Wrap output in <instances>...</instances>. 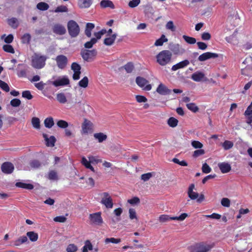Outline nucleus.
<instances>
[{
  "label": "nucleus",
  "mask_w": 252,
  "mask_h": 252,
  "mask_svg": "<svg viewBox=\"0 0 252 252\" xmlns=\"http://www.w3.org/2000/svg\"><path fill=\"white\" fill-rule=\"evenodd\" d=\"M127 202L131 205L137 204L140 203V199L138 197H134L127 200Z\"/></svg>",
  "instance_id": "63"
},
{
  "label": "nucleus",
  "mask_w": 252,
  "mask_h": 252,
  "mask_svg": "<svg viewBox=\"0 0 252 252\" xmlns=\"http://www.w3.org/2000/svg\"><path fill=\"white\" fill-rule=\"evenodd\" d=\"M45 126L47 128H51L54 125L53 119L52 117H49L45 119L44 121Z\"/></svg>",
  "instance_id": "34"
},
{
  "label": "nucleus",
  "mask_w": 252,
  "mask_h": 252,
  "mask_svg": "<svg viewBox=\"0 0 252 252\" xmlns=\"http://www.w3.org/2000/svg\"><path fill=\"white\" fill-rule=\"evenodd\" d=\"M93 0H78V4L81 8L89 7L92 4Z\"/></svg>",
  "instance_id": "23"
},
{
  "label": "nucleus",
  "mask_w": 252,
  "mask_h": 252,
  "mask_svg": "<svg viewBox=\"0 0 252 252\" xmlns=\"http://www.w3.org/2000/svg\"><path fill=\"white\" fill-rule=\"evenodd\" d=\"M94 28V25L93 23H88L86 24L85 29V34L88 37L91 36V31Z\"/></svg>",
  "instance_id": "28"
},
{
  "label": "nucleus",
  "mask_w": 252,
  "mask_h": 252,
  "mask_svg": "<svg viewBox=\"0 0 252 252\" xmlns=\"http://www.w3.org/2000/svg\"><path fill=\"white\" fill-rule=\"evenodd\" d=\"M56 65L60 69H64L68 64V59L66 56L63 55H59L56 56L55 59Z\"/></svg>",
  "instance_id": "8"
},
{
  "label": "nucleus",
  "mask_w": 252,
  "mask_h": 252,
  "mask_svg": "<svg viewBox=\"0 0 252 252\" xmlns=\"http://www.w3.org/2000/svg\"><path fill=\"white\" fill-rule=\"evenodd\" d=\"M31 35L29 33H26L24 34L22 37V42L25 44L29 43L31 40Z\"/></svg>",
  "instance_id": "49"
},
{
  "label": "nucleus",
  "mask_w": 252,
  "mask_h": 252,
  "mask_svg": "<svg viewBox=\"0 0 252 252\" xmlns=\"http://www.w3.org/2000/svg\"><path fill=\"white\" fill-rule=\"evenodd\" d=\"M101 212H97L90 215V219L91 220H102Z\"/></svg>",
  "instance_id": "40"
},
{
  "label": "nucleus",
  "mask_w": 252,
  "mask_h": 252,
  "mask_svg": "<svg viewBox=\"0 0 252 252\" xmlns=\"http://www.w3.org/2000/svg\"><path fill=\"white\" fill-rule=\"evenodd\" d=\"M77 251V247L75 244H68L66 248L67 252H76Z\"/></svg>",
  "instance_id": "51"
},
{
  "label": "nucleus",
  "mask_w": 252,
  "mask_h": 252,
  "mask_svg": "<svg viewBox=\"0 0 252 252\" xmlns=\"http://www.w3.org/2000/svg\"><path fill=\"white\" fill-rule=\"evenodd\" d=\"M57 126L63 128H66L68 126V124L67 122L63 120H60L57 123Z\"/></svg>",
  "instance_id": "61"
},
{
  "label": "nucleus",
  "mask_w": 252,
  "mask_h": 252,
  "mask_svg": "<svg viewBox=\"0 0 252 252\" xmlns=\"http://www.w3.org/2000/svg\"><path fill=\"white\" fill-rule=\"evenodd\" d=\"M100 5L102 8L110 7L114 9L115 6L112 1L109 0H102L100 3Z\"/></svg>",
  "instance_id": "25"
},
{
  "label": "nucleus",
  "mask_w": 252,
  "mask_h": 252,
  "mask_svg": "<svg viewBox=\"0 0 252 252\" xmlns=\"http://www.w3.org/2000/svg\"><path fill=\"white\" fill-rule=\"evenodd\" d=\"M122 68H124L127 73H131L134 68V65L132 63H128L127 64L122 67Z\"/></svg>",
  "instance_id": "48"
},
{
  "label": "nucleus",
  "mask_w": 252,
  "mask_h": 252,
  "mask_svg": "<svg viewBox=\"0 0 252 252\" xmlns=\"http://www.w3.org/2000/svg\"><path fill=\"white\" fill-rule=\"evenodd\" d=\"M167 38H166L164 34H162L160 38L156 41L154 45L156 46H161L164 42H167Z\"/></svg>",
  "instance_id": "32"
},
{
  "label": "nucleus",
  "mask_w": 252,
  "mask_h": 252,
  "mask_svg": "<svg viewBox=\"0 0 252 252\" xmlns=\"http://www.w3.org/2000/svg\"><path fill=\"white\" fill-rule=\"evenodd\" d=\"M213 247V243L201 242L189 247V251L190 252H209Z\"/></svg>",
  "instance_id": "1"
},
{
  "label": "nucleus",
  "mask_w": 252,
  "mask_h": 252,
  "mask_svg": "<svg viewBox=\"0 0 252 252\" xmlns=\"http://www.w3.org/2000/svg\"><path fill=\"white\" fill-rule=\"evenodd\" d=\"M92 250V245L89 240H86L85 242V245L82 248V252H87L88 251Z\"/></svg>",
  "instance_id": "33"
},
{
  "label": "nucleus",
  "mask_w": 252,
  "mask_h": 252,
  "mask_svg": "<svg viewBox=\"0 0 252 252\" xmlns=\"http://www.w3.org/2000/svg\"><path fill=\"white\" fill-rule=\"evenodd\" d=\"M48 179L51 180H57L58 177L57 173L55 170H51L49 172Z\"/></svg>",
  "instance_id": "47"
},
{
  "label": "nucleus",
  "mask_w": 252,
  "mask_h": 252,
  "mask_svg": "<svg viewBox=\"0 0 252 252\" xmlns=\"http://www.w3.org/2000/svg\"><path fill=\"white\" fill-rule=\"evenodd\" d=\"M202 220L215 219L220 220L221 219V215L216 213H213L210 215H203L200 218Z\"/></svg>",
  "instance_id": "27"
},
{
  "label": "nucleus",
  "mask_w": 252,
  "mask_h": 252,
  "mask_svg": "<svg viewBox=\"0 0 252 252\" xmlns=\"http://www.w3.org/2000/svg\"><path fill=\"white\" fill-rule=\"evenodd\" d=\"M191 78L196 82H207L208 81V79L205 76L204 73L200 71L193 73Z\"/></svg>",
  "instance_id": "12"
},
{
  "label": "nucleus",
  "mask_w": 252,
  "mask_h": 252,
  "mask_svg": "<svg viewBox=\"0 0 252 252\" xmlns=\"http://www.w3.org/2000/svg\"><path fill=\"white\" fill-rule=\"evenodd\" d=\"M32 124L33 127L37 129L40 128V122L39 118L37 117H33L32 119Z\"/></svg>",
  "instance_id": "30"
},
{
  "label": "nucleus",
  "mask_w": 252,
  "mask_h": 252,
  "mask_svg": "<svg viewBox=\"0 0 252 252\" xmlns=\"http://www.w3.org/2000/svg\"><path fill=\"white\" fill-rule=\"evenodd\" d=\"M170 49L175 55H181L183 54L186 51L185 49L178 44L172 45Z\"/></svg>",
  "instance_id": "18"
},
{
  "label": "nucleus",
  "mask_w": 252,
  "mask_h": 252,
  "mask_svg": "<svg viewBox=\"0 0 252 252\" xmlns=\"http://www.w3.org/2000/svg\"><path fill=\"white\" fill-rule=\"evenodd\" d=\"M140 3V0H131L128 3V5L130 8H134L137 6Z\"/></svg>",
  "instance_id": "56"
},
{
  "label": "nucleus",
  "mask_w": 252,
  "mask_h": 252,
  "mask_svg": "<svg viewBox=\"0 0 252 252\" xmlns=\"http://www.w3.org/2000/svg\"><path fill=\"white\" fill-rule=\"evenodd\" d=\"M202 170L203 173L207 174L211 171V168L206 163H205L202 165Z\"/></svg>",
  "instance_id": "62"
},
{
  "label": "nucleus",
  "mask_w": 252,
  "mask_h": 252,
  "mask_svg": "<svg viewBox=\"0 0 252 252\" xmlns=\"http://www.w3.org/2000/svg\"><path fill=\"white\" fill-rule=\"evenodd\" d=\"M205 154V151L203 149H199V150H195L192 155L193 157L197 158Z\"/></svg>",
  "instance_id": "58"
},
{
  "label": "nucleus",
  "mask_w": 252,
  "mask_h": 252,
  "mask_svg": "<svg viewBox=\"0 0 252 252\" xmlns=\"http://www.w3.org/2000/svg\"><path fill=\"white\" fill-rule=\"evenodd\" d=\"M27 238L26 236H22L20 237L17 239V240L15 241V246H19L27 242Z\"/></svg>",
  "instance_id": "35"
},
{
  "label": "nucleus",
  "mask_w": 252,
  "mask_h": 252,
  "mask_svg": "<svg viewBox=\"0 0 252 252\" xmlns=\"http://www.w3.org/2000/svg\"><path fill=\"white\" fill-rule=\"evenodd\" d=\"M27 237L29 238L31 241L35 242L37 240L38 234L37 233L32 231L28 232H27Z\"/></svg>",
  "instance_id": "29"
},
{
  "label": "nucleus",
  "mask_w": 252,
  "mask_h": 252,
  "mask_svg": "<svg viewBox=\"0 0 252 252\" xmlns=\"http://www.w3.org/2000/svg\"><path fill=\"white\" fill-rule=\"evenodd\" d=\"M67 29L68 33L71 37H76L80 32L79 25L73 20H70L68 22Z\"/></svg>",
  "instance_id": "4"
},
{
  "label": "nucleus",
  "mask_w": 252,
  "mask_h": 252,
  "mask_svg": "<svg viewBox=\"0 0 252 252\" xmlns=\"http://www.w3.org/2000/svg\"><path fill=\"white\" fill-rule=\"evenodd\" d=\"M157 93L161 95L169 94L171 93V90L168 89L164 84H160L157 89Z\"/></svg>",
  "instance_id": "19"
},
{
  "label": "nucleus",
  "mask_w": 252,
  "mask_h": 252,
  "mask_svg": "<svg viewBox=\"0 0 252 252\" xmlns=\"http://www.w3.org/2000/svg\"><path fill=\"white\" fill-rule=\"evenodd\" d=\"M178 123V120L174 117H170L167 121L168 125L172 127H176Z\"/></svg>",
  "instance_id": "38"
},
{
  "label": "nucleus",
  "mask_w": 252,
  "mask_h": 252,
  "mask_svg": "<svg viewBox=\"0 0 252 252\" xmlns=\"http://www.w3.org/2000/svg\"><path fill=\"white\" fill-rule=\"evenodd\" d=\"M218 166L221 172L223 173L229 172L231 168L230 165L226 162L220 163L218 164Z\"/></svg>",
  "instance_id": "22"
},
{
  "label": "nucleus",
  "mask_w": 252,
  "mask_h": 252,
  "mask_svg": "<svg viewBox=\"0 0 252 252\" xmlns=\"http://www.w3.org/2000/svg\"><path fill=\"white\" fill-rule=\"evenodd\" d=\"M81 56L83 59L87 62H91L97 54V51L95 49H93L91 50L83 49L81 51Z\"/></svg>",
  "instance_id": "7"
},
{
  "label": "nucleus",
  "mask_w": 252,
  "mask_h": 252,
  "mask_svg": "<svg viewBox=\"0 0 252 252\" xmlns=\"http://www.w3.org/2000/svg\"><path fill=\"white\" fill-rule=\"evenodd\" d=\"M16 187L26 189H32L33 188V186L30 184H26L21 182H18L16 184Z\"/></svg>",
  "instance_id": "36"
},
{
  "label": "nucleus",
  "mask_w": 252,
  "mask_h": 252,
  "mask_svg": "<svg viewBox=\"0 0 252 252\" xmlns=\"http://www.w3.org/2000/svg\"><path fill=\"white\" fill-rule=\"evenodd\" d=\"M189 64V62L188 60H185L172 66L171 69L173 71H176L179 69L183 68Z\"/></svg>",
  "instance_id": "20"
},
{
  "label": "nucleus",
  "mask_w": 252,
  "mask_h": 252,
  "mask_svg": "<svg viewBox=\"0 0 252 252\" xmlns=\"http://www.w3.org/2000/svg\"><path fill=\"white\" fill-rule=\"evenodd\" d=\"M117 34L116 33H114L112 35L109 36L105 38L104 40V44L106 46H111L114 43L117 37Z\"/></svg>",
  "instance_id": "24"
},
{
  "label": "nucleus",
  "mask_w": 252,
  "mask_h": 252,
  "mask_svg": "<svg viewBox=\"0 0 252 252\" xmlns=\"http://www.w3.org/2000/svg\"><path fill=\"white\" fill-rule=\"evenodd\" d=\"M94 136L95 139H97L99 143L106 140L107 136L102 132L94 133Z\"/></svg>",
  "instance_id": "26"
},
{
  "label": "nucleus",
  "mask_w": 252,
  "mask_h": 252,
  "mask_svg": "<svg viewBox=\"0 0 252 252\" xmlns=\"http://www.w3.org/2000/svg\"><path fill=\"white\" fill-rule=\"evenodd\" d=\"M89 84V79L87 76L83 77L78 83V85L80 87L86 88Z\"/></svg>",
  "instance_id": "37"
},
{
  "label": "nucleus",
  "mask_w": 252,
  "mask_h": 252,
  "mask_svg": "<svg viewBox=\"0 0 252 252\" xmlns=\"http://www.w3.org/2000/svg\"><path fill=\"white\" fill-rule=\"evenodd\" d=\"M36 7L40 10L44 11L47 10L49 8V6L45 2H40L37 4Z\"/></svg>",
  "instance_id": "43"
},
{
  "label": "nucleus",
  "mask_w": 252,
  "mask_h": 252,
  "mask_svg": "<svg viewBox=\"0 0 252 252\" xmlns=\"http://www.w3.org/2000/svg\"><path fill=\"white\" fill-rule=\"evenodd\" d=\"M172 53L169 50H163L156 56L157 63L162 66H165L171 61Z\"/></svg>",
  "instance_id": "2"
},
{
  "label": "nucleus",
  "mask_w": 252,
  "mask_h": 252,
  "mask_svg": "<svg viewBox=\"0 0 252 252\" xmlns=\"http://www.w3.org/2000/svg\"><path fill=\"white\" fill-rule=\"evenodd\" d=\"M52 30L54 33L59 35H63L66 32L64 27L59 24H55Z\"/></svg>",
  "instance_id": "16"
},
{
  "label": "nucleus",
  "mask_w": 252,
  "mask_h": 252,
  "mask_svg": "<svg viewBox=\"0 0 252 252\" xmlns=\"http://www.w3.org/2000/svg\"><path fill=\"white\" fill-rule=\"evenodd\" d=\"M221 204L225 207H229L230 205V201L227 198H222L221 200Z\"/></svg>",
  "instance_id": "60"
},
{
  "label": "nucleus",
  "mask_w": 252,
  "mask_h": 252,
  "mask_svg": "<svg viewBox=\"0 0 252 252\" xmlns=\"http://www.w3.org/2000/svg\"><path fill=\"white\" fill-rule=\"evenodd\" d=\"M233 145V143L228 140H225L222 144V146L225 150H228L232 148Z\"/></svg>",
  "instance_id": "42"
},
{
  "label": "nucleus",
  "mask_w": 252,
  "mask_h": 252,
  "mask_svg": "<svg viewBox=\"0 0 252 252\" xmlns=\"http://www.w3.org/2000/svg\"><path fill=\"white\" fill-rule=\"evenodd\" d=\"M43 137H44V140L46 142V145L47 146H54L56 139L54 136H51L49 138H48V135L44 133L43 134Z\"/></svg>",
  "instance_id": "21"
},
{
  "label": "nucleus",
  "mask_w": 252,
  "mask_h": 252,
  "mask_svg": "<svg viewBox=\"0 0 252 252\" xmlns=\"http://www.w3.org/2000/svg\"><path fill=\"white\" fill-rule=\"evenodd\" d=\"M121 242L120 238H114V237L107 238L104 240L105 244H109V243L112 244H119Z\"/></svg>",
  "instance_id": "41"
},
{
  "label": "nucleus",
  "mask_w": 252,
  "mask_h": 252,
  "mask_svg": "<svg viewBox=\"0 0 252 252\" xmlns=\"http://www.w3.org/2000/svg\"><path fill=\"white\" fill-rule=\"evenodd\" d=\"M187 108L193 112H196L198 111V107L194 103H188L186 105Z\"/></svg>",
  "instance_id": "46"
},
{
  "label": "nucleus",
  "mask_w": 252,
  "mask_h": 252,
  "mask_svg": "<svg viewBox=\"0 0 252 252\" xmlns=\"http://www.w3.org/2000/svg\"><path fill=\"white\" fill-rule=\"evenodd\" d=\"M129 218L131 220L137 219L136 213L135 210L134 209L130 208L129 209Z\"/></svg>",
  "instance_id": "64"
},
{
  "label": "nucleus",
  "mask_w": 252,
  "mask_h": 252,
  "mask_svg": "<svg viewBox=\"0 0 252 252\" xmlns=\"http://www.w3.org/2000/svg\"><path fill=\"white\" fill-rule=\"evenodd\" d=\"M3 49L4 51L10 53H14V50L12 46L10 45L6 44L3 46Z\"/></svg>",
  "instance_id": "54"
},
{
  "label": "nucleus",
  "mask_w": 252,
  "mask_h": 252,
  "mask_svg": "<svg viewBox=\"0 0 252 252\" xmlns=\"http://www.w3.org/2000/svg\"><path fill=\"white\" fill-rule=\"evenodd\" d=\"M10 105L14 107L19 106L21 104V101L19 99L14 98L10 101Z\"/></svg>",
  "instance_id": "52"
},
{
  "label": "nucleus",
  "mask_w": 252,
  "mask_h": 252,
  "mask_svg": "<svg viewBox=\"0 0 252 252\" xmlns=\"http://www.w3.org/2000/svg\"><path fill=\"white\" fill-rule=\"evenodd\" d=\"M165 27L166 29L169 30L172 32H174L176 30L175 27L174 25L173 21H172L168 22L166 24Z\"/></svg>",
  "instance_id": "57"
},
{
  "label": "nucleus",
  "mask_w": 252,
  "mask_h": 252,
  "mask_svg": "<svg viewBox=\"0 0 252 252\" xmlns=\"http://www.w3.org/2000/svg\"><path fill=\"white\" fill-rule=\"evenodd\" d=\"M68 9L66 6L64 5H61L58 6L55 10V12L56 13L58 12H67Z\"/></svg>",
  "instance_id": "59"
},
{
  "label": "nucleus",
  "mask_w": 252,
  "mask_h": 252,
  "mask_svg": "<svg viewBox=\"0 0 252 252\" xmlns=\"http://www.w3.org/2000/svg\"><path fill=\"white\" fill-rule=\"evenodd\" d=\"M46 60V56L35 54L32 57V65L35 68L41 69L45 66Z\"/></svg>",
  "instance_id": "3"
},
{
  "label": "nucleus",
  "mask_w": 252,
  "mask_h": 252,
  "mask_svg": "<svg viewBox=\"0 0 252 252\" xmlns=\"http://www.w3.org/2000/svg\"><path fill=\"white\" fill-rule=\"evenodd\" d=\"M71 68L73 71L74 74L72 78L74 80H78L80 78L81 74V66L76 63H73L71 65Z\"/></svg>",
  "instance_id": "11"
},
{
  "label": "nucleus",
  "mask_w": 252,
  "mask_h": 252,
  "mask_svg": "<svg viewBox=\"0 0 252 252\" xmlns=\"http://www.w3.org/2000/svg\"><path fill=\"white\" fill-rule=\"evenodd\" d=\"M191 146L195 149H201L203 145L198 141H192L191 143Z\"/></svg>",
  "instance_id": "53"
},
{
  "label": "nucleus",
  "mask_w": 252,
  "mask_h": 252,
  "mask_svg": "<svg viewBox=\"0 0 252 252\" xmlns=\"http://www.w3.org/2000/svg\"><path fill=\"white\" fill-rule=\"evenodd\" d=\"M93 130V124L89 120L85 119L82 125V129L81 133L82 135H87L91 133Z\"/></svg>",
  "instance_id": "9"
},
{
  "label": "nucleus",
  "mask_w": 252,
  "mask_h": 252,
  "mask_svg": "<svg viewBox=\"0 0 252 252\" xmlns=\"http://www.w3.org/2000/svg\"><path fill=\"white\" fill-rule=\"evenodd\" d=\"M22 95L23 97L27 98L29 100L32 99L33 96L32 95L30 91H24L22 92Z\"/></svg>",
  "instance_id": "55"
},
{
  "label": "nucleus",
  "mask_w": 252,
  "mask_h": 252,
  "mask_svg": "<svg viewBox=\"0 0 252 252\" xmlns=\"http://www.w3.org/2000/svg\"><path fill=\"white\" fill-rule=\"evenodd\" d=\"M101 203L104 205L107 209H111L113 206V200L110 194L107 192L100 193Z\"/></svg>",
  "instance_id": "5"
},
{
  "label": "nucleus",
  "mask_w": 252,
  "mask_h": 252,
  "mask_svg": "<svg viewBox=\"0 0 252 252\" xmlns=\"http://www.w3.org/2000/svg\"><path fill=\"white\" fill-rule=\"evenodd\" d=\"M14 169L13 164L9 162H5L1 166V171L5 174H11Z\"/></svg>",
  "instance_id": "14"
},
{
  "label": "nucleus",
  "mask_w": 252,
  "mask_h": 252,
  "mask_svg": "<svg viewBox=\"0 0 252 252\" xmlns=\"http://www.w3.org/2000/svg\"><path fill=\"white\" fill-rule=\"evenodd\" d=\"M0 88L6 92L10 91L8 84L5 82L0 80Z\"/></svg>",
  "instance_id": "50"
},
{
  "label": "nucleus",
  "mask_w": 252,
  "mask_h": 252,
  "mask_svg": "<svg viewBox=\"0 0 252 252\" xmlns=\"http://www.w3.org/2000/svg\"><path fill=\"white\" fill-rule=\"evenodd\" d=\"M8 24L12 28L16 29L18 26V22L16 18H12L8 20Z\"/></svg>",
  "instance_id": "39"
},
{
  "label": "nucleus",
  "mask_w": 252,
  "mask_h": 252,
  "mask_svg": "<svg viewBox=\"0 0 252 252\" xmlns=\"http://www.w3.org/2000/svg\"><path fill=\"white\" fill-rule=\"evenodd\" d=\"M136 82L139 86L143 87L147 84L148 81L143 77H137L136 79Z\"/></svg>",
  "instance_id": "31"
},
{
  "label": "nucleus",
  "mask_w": 252,
  "mask_h": 252,
  "mask_svg": "<svg viewBox=\"0 0 252 252\" xmlns=\"http://www.w3.org/2000/svg\"><path fill=\"white\" fill-rule=\"evenodd\" d=\"M194 189H195V186L193 184H191L189 185L188 190V195L191 200L196 199L199 197V194L194 191Z\"/></svg>",
  "instance_id": "17"
},
{
  "label": "nucleus",
  "mask_w": 252,
  "mask_h": 252,
  "mask_svg": "<svg viewBox=\"0 0 252 252\" xmlns=\"http://www.w3.org/2000/svg\"><path fill=\"white\" fill-rule=\"evenodd\" d=\"M219 55L217 53L206 52L200 55L198 60L200 62H204L210 59L218 58Z\"/></svg>",
  "instance_id": "15"
},
{
  "label": "nucleus",
  "mask_w": 252,
  "mask_h": 252,
  "mask_svg": "<svg viewBox=\"0 0 252 252\" xmlns=\"http://www.w3.org/2000/svg\"><path fill=\"white\" fill-rule=\"evenodd\" d=\"M49 83L52 84L55 87L60 86L67 85L69 84V80L66 76H63L62 78L58 79L54 81H48Z\"/></svg>",
  "instance_id": "13"
},
{
  "label": "nucleus",
  "mask_w": 252,
  "mask_h": 252,
  "mask_svg": "<svg viewBox=\"0 0 252 252\" xmlns=\"http://www.w3.org/2000/svg\"><path fill=\"white\" fill-rule=\"evenodd\" d=\"M188 215L187 213L182 214L178 217H170L166 215H162L159 217V220H185L188 217Z\"/></svg>",
  "instance_id": "10"
},
{
  "label": "nucleus",
  "mask_w": 252,
  "mask_h": 252,
  "mask_svg": "<svg viewBox=\"0 0 252 252\" xmlns=\"http://www.w3.org/2000/svg\"><path fill=\"white\" fill-rule=\"evenodd\" d=\"M56 98L57 101L60 103L64 104L68 103L72 106H74L76 103H81V100H77V98H76L74 100L73 99H69L68 101H67L65 94L63 93L57 94L56 95Z\"/></svg>",
  "instance_id": "6"
},
{
  "label": "nucleus",
  "mask_w": 252,
  "mask_h": 252,
  "mask_svg": "<svg viewBox=\"0 0 252 252\" xmlns=\"http://www.w3.org/2000/svg\"><path fill=\"white\" fill-rule=\"evenodd\" d=\"M97 42V39L92 38L90 41L87 42L84 44L85 48L87 49L91 48L93 45Z\"/></svg>",
  "instance_id": "44"
},
{
  "label": "nucleus",
  "mask_w": 252,
  "mask_h": 252,
  "mask_svg": "<svg viewBox=\"0 0 252 252\" xmlns=\"http://www.w3.org/2000/svg\"><path fill=\"white\" fill-rule=\"evenodd\" d=\"M183 38L186 42L190 44H194L196 43V39L194 37H190L187 35H184Z\"/></svg>",
  "instance_id": "45"
}]
</instances>
